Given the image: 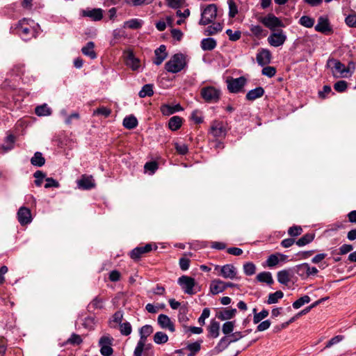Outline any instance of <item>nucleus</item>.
Wrapping results in <instances>:
<instances>
[{"label": "nucleus", "instance_id": "f257e3e1", "mask_svg": "<svg viewBox=\"0 0 356 356\" xmlns=\"http://www.w3.org/2000/svg\"><path fill=\"white\" fill-rule=\"evenodd\" d=\"M30 22L33 23L32 20L24 18L19 21L13 29V31L24 40H29L31 37L35 36V31L31 27Z\"/></svg>", "mask_w": 356, "mask_h": 356}, {"label": "nucleus", "instance_id": "f03ea898", "mask_svg": "<svg viewBox=\"0 0 356 356\" xmlns=\"http://www.w3.org/2000/svg\"><path fill=\"white\" fill-rule=\"evenodd\" d=\"M153 331L152 326L149 325H145L140 329V339L134 350V356H142L143 350L147 349L148 347L146 346L147 338Z\"/></svg>", "mask_w": 356, "mask_h": 356}, {"label": "nucleus", "instance_id": "7ed1b4c3", "mask_svg": "<svg viewBox=\"0 0 356 356\" xmlns=\"http://www.w3.org/2000/svg\"><path fill=\"white\" fill-rule=\"evenodd\" d=\"M186 65L185 58L182 54H176L165 64V70L171 73L180 72Z\"/></svg>", "mask_w": 356, "mask_h": 356}, {"label": "nucleus", "instance_id": "20e7f679", "mask_svg": "<svg viewBox=\"0 0 356 356\" xmlns=\"http://www.w3.org/2000/svg\"><path fill=\"white\" fill-rule=\"evenodd\" d=\"M201 96L208 103H216L220 97V90L213 86H206L201 89Z\"/></svg>", "mask_w": 356, "mask_h": 356}, {"label": "nucleus", "instance_id": "39448f33", "mask_svg": "<svg viewBox=\"0 0 356 356\" xmlns=\"http://www.w3.org/2000/svg\"><path fill=\"white\" fill-rule=\"evenodd\" d=\"M286 35L282 29L272 31L267 38L268 44L273 47L282 46L286 40Z\"/></svg>", "mask_w": 356, "mask_h": 356}, {"label": "nucleus", "instance_id": "423d86ee", "mask_svg": "<svg viewBox=\"0 0 356 356\" xmlns=\"http://www.w3.org/2000/svg\"><path fill=\"white\" fill-rule=\"evenodd\" d=\"M217 15V8L214 4L208 5L201 14V19L199 24L207 25L213 22Z\"/></svg>", "mask_w": 356, "mask_h": 356}, {"label": "nucleus", "instance_id": "0eeeda50", "mask_svg": "<svg viewBox=\"0 0 356 356\" xmlns=\"http://www.w3.org/2000/svg\"><path fill=\"white\" fill-rule=\"evenodd\" d=\"M329 66H331L332 72L334 77H346V74L350 72V67H346L339 60L336 59H330L327 62Z\"/></svg>", "mask_w": 356, "mask_h": 356}, {"label": "nucleus", "instance_id": "6e6552de", "mask_svg": "<svg viewBox=\"0 0 356 356\" xmlns=\"http://www.w3.org/2000/svg\"><path fill=\"white\" fill-rule=\"evenodd\" d=\"M260 22L268 29H269L271 32L274 31H277L276 28L283 27V22L277 17H275L273 14H268L264 17H262L260 19Z\"/></svg>", "mask_w": 356, "mask_h": 356}, {"label": "nucleus", "instance_id": "1a4fd4ad", "mask_svg": "<svg viewBox=\"0 0 356 356\" xmlns=\"http://www.w3.org/2000/svg\"><path fill=\"white\" fill-rule=\"evenodd\" d=\"M209 134L214 138H224L227 134V130L224 122L220 120H213L211 123Z\"/></svg>", "mask_w": 356, "mask_h": 356}, {"label": "nucleus", "instance_id": "9d476101", "mask_svg": "<svg viewBox=\"0 0 356 356\" xmlns=\"http://www.w3.org/2000/svg\"><path fill=\"white\" fill-rule=\"evenodd\" d=\"M315 30L325 35H330L333 33L328 18L323 16L318 17V22L315 26Z\"/></svg>", "mask_w": 356, "mask_h": 356}, {"label": "nucleus", "instance_id": "9b49d317", "mask_svg": "<svg viewBox=\"0 0 356 356\" xmlns=\"http://www.w3.org/2000/svg\"><path fill=\"white\" fill-rule=\"evenodd\" d=\"M215 270H219V275L226 279L234 280L236 277V268L232 264H226L221 267L219 266H216Z\"/></svg>", "mask_w": 356, "mask_h": 356}, {"label": "nucleus", "instance_id": "f8f14e48", "mask_svg": "<svg viewBox=\"0 0 356 356\" xmlns=\"http://www.w3.org/2000/svg\"><path fill=\"white\" fill-rule=\"evenodd\" d=\"M178 284L186 293L192 295L195 293L193 287L195 286V281L193 277L183 275L178 279Z\"/></svg>", "mask_w": 356, "mask_h": 356}, {"label": "nucleus", "instance_id": "ddd939ff", "mask_svg": "<svg viewBox=\"0 0 356 356\" xmlns=\"http://www.w3.org/2000/svg\"><path fill=\"white\" fill-rule=\"evenodd\" d=\"M152 250V245L147 243L144 246H138L132 250L130 253V257L134 261H138L145 254Z\"/></svg>", "mask_w": 356, "mask_h": 356}, {"label": "nucleus", "instance_id": "4468645a", "mask_svg": "<svg viewBox=\"0 0 356 356\" xmlns=\"http://www.w3.org/2000/svg\"><path fill=\"white\" fill-rule=\"evenodd\" d=\"M245 83L246 79L243 76L232 79L227 81V88L229 92L236 93L243 88Z\"/></svg>", "mask_w": 356, "mask_h": 356}, {"label": "nucleus", "instance_id": "2eb2a0df", "mask_svg": "<svg viewBox=\"0 0 356 356\" xmlns=\"http://www.w3.org/2000/svg\"><path fill=\"white\" fill-rule=\"evenodd\" d=\"M81 13L83 17H89L93 21H99L103 17V10L101 8H87L82 10Z\"/></svg>", "mask_w": 356, "mask_h": 356}, {"label": "nucleus", "instance_id": "dca6fc26", "mask_svg": "<svg viewBox=\"0 0 356 356\" xmlns=\"http://www.w3.org/2000/svg\"><path fill=\"white\" fill-rule=\"evenodd\" d=\"M272 55L270 51L267 49H261L257 54V61L261 66H265L271 61Z\"/></svg>", "mask_w": 356, "mask_h": 356}, {"label": "nucleus", "instance_id": "f3484780", "mask_svg": "<svg viewBox=\"0 0 356 356\" xmlns=\"http://www.w3.org/2000/svg\"><path fill=\"white\" fill-rule=\"evenodd\" d=\"M17 218L22 225L30 223L32 220L30 209L24 207H20L17 212Z\"/></svg>", "mask_w": 356, "mask_h": 356}, {"label": "nucleus", "instance_id": "a211bd4d", "mask_svg": "<svg viewBox=\"0 0 356 356\" xmlns=\"http://www.w3.org/2000/svg\"><path fill=\"white\" fill-rule=\"evenodd\" d=\"M77 185L79 188L90 190L95 187V184L92 176L82 175L81 178L77 181Z\"/></svg>", "mask_w": 356, "mask_h": 356}, {"label": "nucleus", "instance_id": "6ab92c4d", "mask_svg": "<svg viewBox=\"0 0 356 356\" xmlns=\"http://www.w3.org/2000/svg\"><path fill=\"white\" fill-rule=\"evenodd\" d=\"M100 352L104 356L111 355V342L108 337H103L99 339V341Z\"/></svg>", "mask_w": 356, "mask_h": 356}, {"label": "nucleus", "instance_id": "aec40b11", "mask_svg": "<svg viewBox=\"0 0 356 356\" xmlns=\"http://www.w3.org/2000/svg\"><path fill=\"white\" fill-rule=\"evenodd\" d=\"M158 323L163 329H168L173 332L175 330V325L170 318L165 314H160L158 316Z\"/></svg>", "mask_w": 356, "mask_h": 356}, {"label": "nucleus", "instance_id": "412c9836", "mask_svg": "<svg viewBox=\"0 0 356 356\" xmlns=\"http://www.w3.org/2000/svg\"><path fill=\"white\" fill-rule=\"evenodd\" d=\"M154 54L155 58L154 60V63L156 65H160L168 56L165 46L163 44L161 45L154 51Z\"/></svg>", "mask_w": 356, "mask_h": 356}, {"label": "nucleus", "instance_id": "4be33fe9", "mask_svg": "<svg viewBox=\"0 0 356 356\" xmlns=\"http://www.w3.org/2000/svg\"><path fill=\"white\" fill-rule=\"evenodd\" d=\"M126 64L132 70H137L140 67V60L135 58L132 51L126 52Z\"/></svg>", "mask_w": 356, "mask_h": 356}, {"label": "nucleus", "instance_id": "5701e85b", "mask_svg": "<svg viewBox=\"0 0 356 356\" xmlns=\"http://www.w3.org/2000/svg\"><path fill=\"white\" fill-rule=\"evenodd\" d=\"M225 290V282L219 279L211 281L210 284V291L212 294L216 295L224 291Z\"/></svg>", "mask_w": 356, "mask_h": 356}, {"label": "nucleus", "instance_id": "b1692460", "mask_svg": "<svg viewBox=\"0 0 356 356\" xmlns=\"http://www.w3.org/2000/svg\"><path fill=\"white\" fill-rule=\"evenodd\" d=\"M236 313V309L226 308L222 311H220L218 313H217L216 317L221 321L229 320L233 318L235 316Z\"/></svg>", "mask_w": 356, "mask_h": 356}, {"label": "nucleus", "instance_id": "393cba45", "mask_svg": "<svg viewBox=\"0 0 356 356\" xmlns=\"http://www.w3.org/2000/svg\"><path fill=\"white\" fill-rule=\"evenodd\" d=\"M264 94V90L262 87H257L250 90L246 94V99L249 101H254L257 98L262 97Z\"/></svg>", "mask_w": 356, "mask_h": 356}, {"label": "nucleus", "instance_id": "a878e982", "mask_svg": "<svg viewBox=\"0 0 356 356\" xmlns=\"http://www.w3.org/2000/svg\"><path fill=\"white\" fill-rule=\"evenodd\" d=\"M216 40L212 38H204L201 41V48L204 51H211L216 48Z\"/></svg>", "mask_w": 356, "mask_h": 356}, {"label": "nucleus", "instance_id": "bb28decb", "mask_svg": "<svg viewBox=\"0 0 356 356\" xmlns=\"http://www.w3.org/2000/svg\"><path fill=\"white\" fill-rule=\"evenodd\" d=\"M95 43L93 42H88L86 46L81 49L82 53L91 59H95L97 57V54L94 51Z\"/></svg>", "mask_w": 356, "mask_h": 356}, {"label": "nucleus", "instance_id": "cd10ccee", "mask_svg": "<svg viewBox=\"0 0 356 356\" xmlns=\"http://www.w3.org/2000/svg\"><path fill=\"white\" fill-rule=\"evenodd\" d=\"M236 341H238V338L231 339L230 340H229L227 337H224L220 340L218 345L215 348V350L218 353L222 352L228 346L229 344Z\"/></svg>", "mask_w": 356, "mask_h": 356}, {"label": "nucleus", "instance_id": "c85d7f7f", "mask_svg": "<svg viewBox=\"0 0 356 356\" xmlns=\"http://www.w3.org/2000/svg\"><path fill=\"white\" fill-rule=\"evenodd\" d=\"M209 337L217 338L219 336L220 323L214 320L211 321L209 327Z\"/></svg>", "mask_w": 356, "mask_h": 356}, {"label": "nucleus", "instance_id": "c756f323", "mask_svg": "<svg viewBox=\"0 0 356 356\" xmlns=\"http://www.w3.org/2000/svg\"><path fill=\"white\" fill-rule=\"evenodd\" d=\"M137 125H138V120H137L136 118L133 115L127 116L123 120V126L128 129H133L135 127H136Z\"/></svg>", "mask_w": 356, "mask_h": 356}, {"label": "nucleus", "instance_id": "7c9ffc66", "mask_svg": "<svg viewBox=\"0 0 356 356\" xmlns=\"http://www.w3.org/2000/svg\"><path fill=\"white\" fill-rule=\"evenodd\" d=\"M182 108L179 104H177L175 106H171L169 105H163L161 108V111L162 113L165 115H170L175 112L181 111Z\"/></svg>", "mask_w": 356, "mask_h": 356}, {"label": "nucleus", "instance_id": "2f4dec72", "mask_svg": "<svg viewBox=\"0 0 356 356\" xmlns=\"http://www.w3.org/2000/svg\"><path fill=\"white\" fill-rule=\"evenodd\" d=\"M291 274L289 270H283L277 273V280L282 284L287 285L291 280Z\"/></svg>", "mask_w": 356, "mask_h": 356}, {"label": "nucleus", "instance_id": "473e14b6", "mask_svg": "<svg viewBox=\"0 0 356 356\" xmlns=\"http://www.w3.org/2000/svg\"><path fill=\"white\" fill-rule=\"evenodd\" d=\"M182 124V118L179 116L172 117L168 122V127L172 131H177Z\"/></svg>", "mask_w": 356, "mask_h": 356}, {"label": "nucleus", "instance_id": "72a5a7b5", "mask_svg": "<svg viewBox=\"0 0 356 356\" xmlns=\"http://www.w3.org/2000/svg\"><path fill=\"white\" fill-rule=\"evenodd\" d=\"M35 113L38 116H48L51 114V109L48 107L47 104H44L36 106Z\"/></svg>", "mask_w": 356, "mask_h": 356}, {"label": "nucleus", "instance_id": "f704fd0d", "mask_svg": "<svg viewBox=\"0 0 356 356\" xmlns=\"http://www.w3.org/2000/svg\"><path fill=\"white\" fill-rule=\"evenodd\" d=\"M31 163L34 166L41 167L45 163V159L41 152H37L31 159Z\"/></svg>", "mask_w": 356, "mask_h": 356}, {"label": "nucleus", "instance_id": "c9c22d12", "mask_svg": "<svg viewBox=\"0 0 356 356\" xmlns=\"http://www.w3.org/2000/svg\"><path fill=\"white\" fill-rule=\"evenodd\" d=\"M257 280L260 282H266L268 284L273 283V280L270 272H262L257 275Z\"/></svg>", "mask_w": 356, "mask_h": 356}, {"label": "nucleus", "instance_id": "e433bc0d", "mask_svg": "<svg viewBox=\"0 0 356 356\" xmlns=\"http://www.w3.org/2000/svg\"><path fill=\"white\" fill-rule=\"evenodd\" d=\"M154 94L153 91V85L152 84H145L139 92L138 95L141 98H144L145 97H151Z\"/></svg>", "mask_w": 356, "mask_h": 356}, {"label": "nucleus", "instance_id": "4c0bfd02", "mask_svg": "<svg viewBox=\"0 0 356 356\" xmlns=\"http://www.w3.org/2000/svg\"><path fill=\"white\" fill-rule=\"evenodd\" d=\"M118 327L121 334L124 336H128L132 332V327L131 324L127 321L119 323Z\"/></svg>", "mask_w": 356, "mask_h": 356}, {"label": "nucleus", "instance_id": "58836bf2", "mask_svg": "<svg viewBox=\"0 0 356 356\" xmlns=\"http://www.w3.org/2000/svg\"><path fill=\"white\" fill-rule=\"evenodd\" d=\"M168 335L163 332H157L154 336V341L156 344H163L168 341Z\"/></svg>", "mask_w": 356, "mask_h": 356}, {"label": "nucleus", "instance_id": "ea45409f", "mask_svg": "<svg viewBox=\"0 0 356 356\" xmlns=\"http://www.w3.org/2000/svg\"><path fill=\"white\" fill-rule=\"evenodd\" d=\"M222 30V26L220 23L213 24L207 28L204 31L206 35H212L216 34Z\"/></svg>", "mask_w": 356, "mask_h": 356}, {"label": "nucleus", "instance_id": "a19ab883", "mask_svg": "<svg viewBox=\"0 0 356 356\" xmlns=\"http://www.w3.org/2000/svg\"><path fill=\"white\" fill-rule=\"evenodd\" d=\"M314 238V234H306L296 241L298 246H304L311 243Z\"/></svg>", "mask_w": 356, "mask_h": 356}, {"label": "nucleus", "instance_id": "79ce46f5", "mask_svg": "<svg viewBox=\"0 0 356 356\" xmlns=\"http://www.w3.org/2000/svg\"><path fill=\"white\" fill-rule=\"evenodd\" d=\"M309 269V265L307 263H303L296 266V273L300 277H307V270Z\"/></svg>", "mask_w": 356, "mask_h": 356}, {"label": "nucleus", "instance_id": "37998d69", "mask_svg": "<svg viewBox=\"0 0 356 356\" xmlns=\"http://www.w3.org/2000/svg\"><path fill=\"white\" fill-rule=\"evenodd\" d=\"M315 20L309 16L304 15L300 17L299 23L307 28H312L314 24Z\"/></svg>", "mask_w": 356, "mask_h": 356}, {"label": "nucleus", "instance_id": "c03bdc74", "mask_svg": "<svg viewBox=\"0 0 356 356\" xmlns=\"http://www.w3.org/2000/svg\"><path fill=\"white\" fill-rule=\"evenodd\" d=\"M284 293L281 291H277L273 293H270L267 300L268 304L276 303L279 299L283 298Z\"/></svg>", "mask_w": 356, "mask_h": 356}, {"label": "nucleus", "instance_id": "a18cd8bd", "mask_svg": "<svg viewBox=\"0 0 356 356\" xmlns=\"http://www.w3.org/2000/svg\"><path fill=\"white\" fill-rule=\"evenodd\" d=\"M243 271L246 275H252L255 273L256 266L252 262L245 263L243 265Z\"/></svg>", "mask_w": 356, "mask_h": 356}, {"label": "nucleus", "instance_id": "49530a36", "mask_svg": "<svg viewBox=\"0 0 356 356\" xmlns=\"http://www.w3.org/2000/svg\"><path fill=\"white\" fill-rule=\"evenodd\" d=\"M311 300L309 296H304L297 300H296L293 303V307L294 309H299L300 307H302L304 304L309 302Z\"/></svg>", "mask_w": 356, "mask_h": 356}, {"label": "nucleus", "instance_id": "de8ad7c7", "mask_svg": "<svg viewBox=\"0 0 356 356\" xmlns=\"http://www.w3.org/2000/svg\"><path fill=\"white\" fill-rule=\"evenodd\" d=\"M125 26L132 29H137L141 27L142 26V21L138 19H130L124 23Z\"/></svg>", "mask_w": 356, "mask_h": 356}, {"label": "nucleus", "instance_id": "09e8293b", "mask_svg": "<svg viewBox=\"0 0 356 356\" xmlns=\"http://www.w3.org/2000/svg\"><path fill=\"white\" fill-rule=\"evenodd\" d=\"M226 34L228 35L229 39L231 41H237L241 38V32L240 31H236L233 32L232 29H227Z\"/></svg>", "mask_w": 356, "mask_h": 356}, {"label": "nucleus", "instance_id": "8fccbe9b", "mask_svg": "<svg viewBox=\"0 0 356 356\" xmlns=\"http://www.w3.org/2000/svg\"><path fill=\"white\" fill-rule=\"evenodd\" d=\"M268 316V311L263 309L261 312L255 314L253 318V322L254 324L259 323L261 320L266 318Z\"/></svg>", "mask_w": 356, "mask_h": 356}, {"label": "nucleus", "instance_id": "3c124183", "mask_svg": "<svg viewBox=\"0 0 356 356\" xmlns=\"http://www.w3.org/2000/svg\"><path fill=\"white\" fill-rule=\"evenodd\" d=\"M348 84L345 81H339L334 84V89L338 92H343L347 89Z\"/></svg>", "mask_w": 356, "mask_h": 356}, {"label": "nucleus", "instance_id": "603ef678", "mask_svg": "<svg viewBox=\"0 0 356 356\" xmlns=\"http://www.w3.org/2000/svg\"><path fill=\"white\" fill-rule=\"evenodd\" d=\"M261 73L263 75L271 78L275 76L276 73V69L272 66H266L262 69Z\"/></svg>", "mask_w": 356, "mask_h": 356}, {"label": "nucleus", "instance_id": "864d4df0", "mask_svg": "<svg viewBox=\"0 0 356 356\" xmlns=\"http://www.w3.org/2000/svg\"><path fill=\"white\" fill-rule=\"evenodd\" d=\"M234 327V322L227 321L222 325V330L225 334H229L233 332Z\"/></svg>", "mask_w": 356, "mask_h": 356}, {"label": "nucleus", "instance_id": "5fc2aeb1", "mask_svg": "<svg viewBox=\"0 0 356 356\" xmlns=\"http://www.w3.org/2000/svg\"><path fill=\"white\" fill-rule=\"evenodd\" d=\"M302 232V228L300 226L294 225L288 229V234L291 236H298L300 235Z\"/></svg>", "mask_w": 356, "mask_h": 356}, {"label": "nucleus", "instance_id": "6e6d98bb", "mask_svg": "<svg viewBox=\"0 0 356 356\" xmlns=\"http://www.w3.org/2000/svg\"><path fill=\"white\" fill-rule=\"evenodd\" d=\"M34 177L35 178V184L37 186H40L42 184L43 179L45 177V174L43 173L40 170H37L34 175Z\"/></svg>", "mask_w": 356, "mask_h": 356}, {"label": "nucleus", "instance_id": "4d7b16f0", "mask_svg": "<svg viewBox=\"0 0 356 356\" xmlns=\"http://www.w3.org/2000/svg\"><path fill=\"white\" fill-rule=\"evenodd\" d=\"M229 15L230 17H234L238 13V9L236 3L233 0H228Z\"/></svg>", "mask_w": 356, "mask_h": 356}, {"label": "nucleus", "instance_id": "13d9d810", "mask_svg": "<svg viewBox=\"0 0 356 356\" xmlns=\"http://www.w3.org/2000/svg\"><path fill=\"white\" fill-rule=\"evenodd\" d=\"M15 142V138L13 136L10 135L6 138V143L8 144L6 145H3L2 148L4 152H8L11 150L13 148V144Z\"/></svg>", "mask_w": 356, "mask_h": 356}, {"label": "nucleus", "instance_id": "bf43d9fd", "mask_svg": "<svg viewBox=\"0 0 356 356\" xmlns=\"http://www.w3.org/2000/svg\"><path fill=\"white\" fill-rule=\"evenodd\" d=\"M201 348V344L200 342L195 341L194 343H189L186 346V349L188 350L191 353H193L194 354H196L200 351Z\"/></svg>", "mask_w": 356, "mask_h": 356}, {"label": "nucleus", "instance_id": "052dcab7", "mask_svg": "<svg viewBox=\"0 0 356 356\" xmlns=\"http://www.w3.org/2000/svg\"><path fill=\"white\" fill-rule=\"evenodd\" d=\"M175 147L177 152L181 155L186 154L188 150V146L184 143H175Z\"/></svg>", "mask_w": 356, "mask_h": 356}, {"label": "nucleus", "instance_id": "680f3d73", "mask_svg": "<svg viewBox=\"0 0 356 356\" xmlns=\"http://www.w3.org/2000/svg\"><path fill=\"white\" fill-rule=\"evenodd\" d=\"M191 119L195 122L196 124H200L203 122L202 113L198 110H195L191 113Z\"/></svg>", "mask_w": 356, "mask_h": 356}, {"label": "nucleus", "instance_id": "e2e57ef3", "mask_svg": "<svg viewBox=\"0 0 356 356\" xmlns=\"http://www.w3.org/2000/svg\"><path fill=\"white\" fill-rule=\"evenodd\" d=\"M250 31L256 37H260L263 35L264 30L259 25H252L250 28Z\"/></svg>", "mask_w": 356, "mask_h": 356}, {"label": "nucleus", "instance_id": "0e129e2a", "mask_svg": "<svg viewBox=\"0 0 356 356\" xmlns=\"http://www.w3.org/2000/svg\"><path fill=\"white\" fill-rule=\"evenodd\" d=\"M210 315V309L209 308H204L202 311L201 316L198 318V323L201 325H204L205 323V319L209 318Z\"/></svg>", "mask_w": 356, "mask_h": 356}, {"label": "nucleus", "instance_id": "69168bd1", "mask_svg": "<svg viewBox=\"0 0 356 356\" xmlns=\"http://www.w3.org/2000/svg\"><path fill=\"white\" fill-rule=\"evenodd\" d=\"M144 168L146 171H149L152 174L154 173L158 168V164L156 161L147 162L145 163Z\"/></svg>", "mask_w": 356, "mask_h": 356}, {"label": "nucleus", "instance_id": "338daca9", "mask_svg": "<svg viewBox=\"0 0 356 356\" xmlns=\"http://www.w3.org/2000/svg\"><path fill=\"white\" fill-rule=\"evenodd\" d=\"M279 262L278 257L276 254H271L268 257L266 264L269 267H273L276 266Z\"/></svg>", "mask_w": 356, "mask_h": 356}, {"label": "nucleus", "instance_id": "774afa93", "mask_svg": "<svg viewBox=\"0 0 356 356\" xmlns=\"http://www.w3.org/2000/svg\"><path fill=\"white\" fill-rule=\"evenodd\" d=\"M345 21L348 26L356 28V15H349Z\"/></svg>", "mask_w": 356, "mask_h": 356}]
</instances>
